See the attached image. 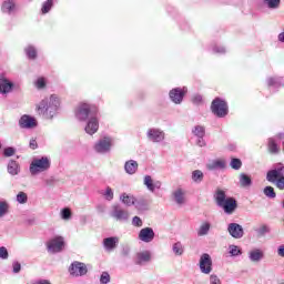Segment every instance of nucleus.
Masks as SVG:
<instances>
[{"label": "nucleus", "instance_id": "obj_1", "mask_svg": "<svg viewBox=\"0 0 284 284\" xmlns=\"http://www.w3.org/2000/svg\"><path fill=\"white\" fill-rule=\"evenodd\" d=\"M59 105H61L59 97L52 94L49 99L45 98L39 104H37L36 110L38 114L45 116V119H52L57 110H59Z\"/></svg>", "mask_w": 284, "mask_h": 284}, {"label": "nucleus", "instance_id": "obj_2", "mask_svg": "<svg viewBox=\"0 0 284 284\" xmlns=\"http://www.w3.org/2000/svg\"><path fill=\"white\" fill-rule=\"evenodd\" d=\"M214 201L219 207H222L225 214H234V212H236V207H239L236 199L227 197L225 191L221 189L215 191Z\"/></svg>", "mask_w": 284, "mask_h": 284}, {"label": "nucleus", "instance_id": "obj_3", "mask_svg": "<svg viewBox=\"0 0 284 284\" xmlns=\"http://www.w3.org/2000/svg\"><path fill=\"white\" fill-rule=\"evenodd\" d=\"M50 159H48L47 156H42L40 159H33L29 171L32 174V176L37 175V174H41V172H47V170H50Z\"/></svg>", "mask_w": 284, "mask_h": 284}, {"label": "nucleus", "instance_id": "obj_4", "mask_svg": "<svg viewBox=\"0 0 284 284\" xmlns=\"http://www.w3.org/2000/svg\"><path fill=\"white\" fill-rule=\"evenodd\" d=\"M266 181L273 183L277 190H284V166L268 171Z\"/></svg>", "mask_w": 284, "mask_h": 284}, {"label": "nucleus", "instance_id": "obj_5", "mask_svg": "<svg viewBox=\"0 0 284 284\" xmlns=\"http://www.w3.org/2000/svg\"><path fill=\"white\" fill-rule=\"evenodd\" d=\"M211 111L219 119H223L227 116L230 112V106H227V102L221 98H215L211 103Z\"/></svg>", "mask_w": 284, "mask_h": 284}, {"label": "nucleus", "instance_id": "obj_6", "mask_svg": "<svg viewBox=\"0 0 284 284\" xmlns=\"http://www.w3.org/2000/svg\"><path fill=\"white\" fill-rule=\"evenodd\" d=\"M92 112L93 114H97L99 110L95 106H92L88 103H82L77 108L75 116L77 119H79V121H88V116H90Z\"/></svg>", "mask_w": 284, "mask_h": 284}, {"label": "nucleus", "instance_id": "obj_7", "mask_svg": "<svg viewBox=\"0 0 284 284\" xmlns=\"http://www.w3.org/2000/svg\"><path fill=\"white\" fill-rule=\"evenodd\" d=\"M64 245H65V242L61 236H58L47 243L48 251L51 252L52 254H57L58 252H61Z\"/></svg>", "mask_w": 284, "mask_h": 284}, {"label": "nucleus", "instance_id": "obj_8", "mask_svg": "<svg viewBox=\"0 0 284 284\" xmlns=\"http://www.w3.org/2000/svg\"><path fill=\"white\" fill-rule=\"evenodd\" d=\"M71 276H85L88 274V266L81 262H73L69 267Z\"/></svg>", "mask_w": 284, "mask_h": 284}, {"label": "nucleus", "instance_id": "obj_9", "mask_svg": "<svg viewBox=\"0 0 284 284\" xmlns=\"http://www.w3.org/2000/svg\"><path fill=\"white\" fill-rule=\"evenodd\" d=\"M19 125L24 130H32L33 128H37L38 122L34 116L24 114L20 118Z\"/></svg>", "mask_w": 284, "mask_h": 284}, {"label": "nucleus", "instance_id": "obj_10", "mask_svg": "<svg viewBox=\"0 0 284 284\" xmlns=\"http://www.w3.org/2000/svg\"><path fill=\"white\" fill-rule=\"evenodd\" d=\"M112 148V139L111 138H103L100 140L95 145L94 150L99 154H105V152H110V149Z\"/></svg>", "mask_w": 284, "mask_h": 284}, {"label": "nucleus", "instance_id": "obj_11", "mask_svg": "<svg viewBox=\"0 0 284 284\" xmlns=\"http://www.w3.org/2000/svg\"><path fill=\"white\" fill-rule=\"evenodd\" d=\"M200 270L202 274H210L212 272V257L210 254L204 253L200 257Z\"/></svg>", "mask_w": 284, "mask_h": 284}, {"label": "nucleus", "instance_id": "obj_12", "mask_svg": "<svg viewBox=\"0 0 284 284\" xmlns=\"http://www.w3.org/2000/svg\"><path fill=\"white\" fill-rule=\"evenodd\" d=\"M227 232L233 239H243L245 232L243 231V226L239 223H230L227 226Z\"/></svg>", "mask_w": 284, "mask_h": 284}, {"label": "nucleus", "instance_id": "obj_13", "mask_svg": "<svg viewBox=\"0 0 284 284\" xmlns=\"http://www.w3.org/2000/svg\"><path fill=\"white\" fill-rule=\"evenodd\" d=\"M148 139L153 141V143H161L165 139V133L159 129H149Z\"/></svg>", "mask_w": 284, "mask_h": 284}, {"label": "nucleus", "instance_id": "obj_14", "mask_svg": "<svg viewBox=\"0 0 284 284\" xmlns=\"http://www.w3.org/2000/svg\"><path fill=\"white\" fill-rule=\"evenodd\" d=\"M140 241L143 243H152L154 241V230L152 227H144L139 233Z\"/></svg>", "mask_w": 284, "mask_h": 284}, {"label": "nucleus", "instance_id": "obj_15", "mask_svg": "<svg viewBox=\"0 0 284 284\" xmlns=\"http://www.w3.org/2000/svg\"><path fill=\"white\" fill-rule=\"evenodd\" d=\"M169 95L173 103L179 104L183 101V97H185V91H183V89L181 88H175L170 91Z\"/></svg>", "mask_w": 284, "mask_h": 284}, {"label": "nucleus", "instance_id": "obj_16", "mask_svg": "<svg viewBox=\"0 0 284 284\" xmlns=\"http://www.w3.org/2000/svg\"><path fill=\"white\" fill-rule=\"evenodd\" d=\"M150 261H152L150 251L139 252L135 255V265H143V263H150Z\"/></svg>", "mask_w": 284, "mask_h": 284}, {"label": "nucleus", "instance_id": "obj_17", "mask_svg": "<svg viewBox=\"0 0 284 284\" xmlns=\"http://www.w3.org/2000/svg\"><path fill=\"white\" fill-rule=\"evenodd\" d=\"M87 134H97L99 132V120L97 118H91L85 126Z\"/></svg>", "mask_w": 284, "mask_h": 284}, {"label": "nucleus", "instance_id": "obj_18", "mask_svg": "<svg viewBox=\"0 0 284 284\" xmlns=\"http://www.w3.org/2000/svg\"><path fill=\"white\" fill-rule=\"evenodd\" d=\"M111 216H113V219H115L116 221H128V212L119 206H113V212L111 214Z\"/></svg>", "mask_w": 284, "mask_h": 284}, {"label": "nucleus", "instance_id": "obj_19", "mask_svg": "<svg viewBox=\"0 0 284 284\" xmlns=\"http://www.w3.org/2000/svg\"><path fill=\"white\" fill-rule=\"evenodd\" d=\"M14 84L12 82H9L8 79L4 77L0 78V93L1 94H8V92H12V88Z\"/></svg>", "mask_w": 284, "mask_h": 284}, {"label": "nucleus", "instance_id": "obj_20", "mask_svg": "<svg viewBox=\"0 0 284 284\" xmlns=\"http://www.w3.org/2000/svg\"><path fill=\"white\" fill-rule=\"evenodd\" d=\"M119 243V237H106L103 240V245L105 250L112 251L116 248Z\"/></svg>", "mask_w": 284, "mask_h": 284}, {"label": "nucleus", "instance_id": "obj_21", "mask_svg": "<svg viewBox=\"0 0 284 284\" xmlns=\"http://www.w3.org/2000/svg\"><path fill=\"white\" fill-rule=\"evenodd\" d=\"M124 170L126 174H135L136 171L139 170V163H136V161L131 160L125 163Z\"/></svg>", "mask_w": 284, "mask_h": 284}, {"label": "nucleus", "instance_id": "obj_22", "mask_svg": "<svg viewBox=\"0 0 284 284\" xmlns=\"http://www.w3.org/2000/svg\"><path fill=\"white\" fill-rule=\"evenodd\" d=\"M144 185H146L148 190H150V192H154V190H156V187H161V183H155L152 180V176L150 175H145L144 176Z\"/></svg>", "mask_w": 284, "mask_h": 284}, {"label": "nucleus", "instance_id": "obj_23", "mask_svg": "<svg viewBox=\"0 0 284 284\" xmlns=\"http://www.w3.org/2000/svg\"><path fill=\"white\" fill-rule=\"evenodd\" d=\"M240 185L241 187H250V185H252V178L245 173H241Z\"/></svg>", "mask_w": 284, "mask_h": 284}, {"label": "nucleus", "instance_id": "obj_24", "mask_svg": "<svg viewBox=\"0 0 284 284\" xmlns=\"http://www.w3.org/2000/svg\"><path fill=\"white\" fill-rule=\"evenodd\" d=\"M8 172L12 176H17V174H19V163H17L14 160H11L8 164Z\"/></svg>", "mask_w": 284, "mask_h": 284}, {"label": "nucleus", "instance_id": "obj_25", "mask_svg": "<svg viewBox=\"0 0 284 284\" xmlns=\"http://www.w3.org/2000/svg\"><path fill=\"white\" fill-rule=\"evenodd\" d=\"M17 4H16L14 0H8L2 3L1 10H2V12L10 13V12H12V10H14Z\"/></svg>", "mask_w": 284, "mask_h": 284}, {"label": "nucleus", "instance_id": "obj_26", "mask_svg": "<svg viewBox=\"0 0 284 284\" xmlns=\"http://www.w3.org/2000/svg\"><path fill=\"white\" fill-rule=\"evenodd\" d=\"M268 152H271V154H278V152H281V149L274 139L268 140Z\"/></svg>", "mask_w": 284, "mask_h": 284}, {"label": "nucleus", "instance_id": "obj_27", "mask_svg": "<svg viewBox=\"0 0 284 284\" xmlns=\"http://www.w3.org/2000/svg\"><path fill=\"white\" fill-rule=\"evenodd\" d=\"M263 3L271 10H276V8L281 7V0H263Z\"/></svg>", "mask_w": 284, "mask_h": 284}, {"label": "nucleus", "instance_id": "obj_28", "mask_svg": "<svg viewBox=\"0 0 284 284\" xmlns=\"http://www.w3.org/2000/svg\"><path fill=\"white\" fill-rule=\"evenodd\" d=\"M203 171L201 170H195L192 172V181H194V183H201L203 181Z\"/></svg>", "mask_w": 284, "mask_h": 284}, {"label": "nucleus", "instance_id": "obj_29", "mask_svg": "<svg viewBox=\"0 0 284 284\" xmlns=\"http://www.w3.org/2000/svg\"><path fill=\"white\" fill-rule=\"evenodd\" d=\"M122 202L124 203V205H134V202L136 201V199H134V196L132 195H128L125 193L122 194L121 196Z\"/></svg>", "mask_w": 284, "mask_h": 284}, {"label": "nucleus", "instance_id": "obj_30", "mask_svg": "<svg viewBox=\"0 0 284 284\" xmlns=\"http://www.w3.org/2000/svg\"><path fill=\"white\" fill-rule=\"evenodd\" d=\"M193 134L199 139H203V136H205V126L196 125L193 129Z\"/></svg>", "mask_w": 284, "mask_h": 284}, {"label": "nucleus", "instance_id": "obj_31", "mask_svg": "<svg viewBox=\"0 0 284 284\" xmlns=\"http://www.w3.org/2000/svg\"><path fill=\"white\" fill-rule=\"evenodd\" d=\"M216 168H225V162L223 160H215L207 164L209 170H216Z\"/></svg>", "mask_w": 284, "mask_h": 284}, {"label": "nucleus", "instance_id": "obj_32", "mask_svg": "<svg viewBox=\"0 0 284 284\" xmlns=\"http://www.w3.org/2000/svg\"><path fill=\"white\" fill-rule=\"evenodd\" d=\"M207 232H210V223L204 222L200 226L197 234H199V236H205L207 234Z\"/></svg>", "mask_w": 284, "mask_h": 284}, {"label": "nucleus", "instance_id": "obj_33", "mask_svg": "<svg viewBox=\"0 0 284 284\" xmlns=\"http://www.w3.org/2000/svg\"><path fill=\"white\" fill-rule=\"evenodd\" d=\"M52 6H53L52 0H47L45 2H43L42 9H41L42 14H48V12L52 10Z\"/></svg>", "mask_w": 284, "mask_h": 284}, {"label": "nucleus", "instance_id": "obj_34", "mask_svg": "<svg viewBox=\"0 0 284 284\" xmlns=\"http://www.w3.org/2000/svg\"><path fill=\"white\" fill-rule=\"evenodd\" d=\"M250 258L251 261H261V258H263V253L261 252V250H255V251H252L250 253Z\"/></svg>", "mask_w": 284, "mask_h": 284}, {"label": "nucleus", "instance_id": "obj_35", "mask_svg": "<svg viewBox=\"0 0 284 284\" xmlns=\"http://www.w3.org/2000/svg\"><path fill=\"white\" fill-rule=\"evenodd\" d=\"M26 54H27L28 59L34 60V59H37V49L34 47L30 45L26 49Z\"/></svg>", "mask_w": 284, "mask_h": 284}, {"label": "nucleus", "instance_id": "obj_36", "mask_svg": "<svg viewBox=\"0 0 284 284\" xmlns=\"http://www.w3.org/2000/svg\"><path fill=\"white\" fill-rule=\"evenodd\" d=\"M263 192L267 199H276V191L272 186H265Z\"/></svg>", "mask_w": 284, "mask_h": 284}, {"label": "nucleus", "instance_id": "obj_37", "mask_svg": "<svg viewBox=\"0 0 284 284\" xmlns=\"http://www.w3.org/2000/svg\"><path fill=\"white\" fill-rule=\"evenodd\" d=\"M174 199L179 205H183V203H185V197L183 196V191L181 190L175 191Z\"/></svg>", "mask_w": 284, "mask_h": 284}, {"label": "nucleus", "instance_id": "obj_38", "mask_svg": "<svg viewBox=\"0 0 284 284\" xmlns=\"http://www.w3.org/2000/svg\"><path fill=\"white\" fill-rule=\"evenodd\" d=\"M17 201L21 205H26V203H28V194H26L23 191H20L17 195Z\"/></svg>", "mask_w": 284, "mask_h": 284}, {"label": "nucleus", "instance_id": "obj_39", "mask_svg": "<svg viewBox=\"0 0 284 284\" xmlns=\"http://www.w3.org/2000/svg\"><path fill=\"white\" fill-rule=\"evenodd\" d=\"M34 85L38 90H44L47 85L45 78L43 77L38 78L37 81L34 82Z\"/></svg>", "mask_w": 284, "mask_h": 284}, {"label": "nucleus", "instance_id": "obj_40", "mask_svg": "<svg viewBox=\"0 0 284 284\" xmlns=\"http://www.w3.org/2000/svg\"><path fill=\"white\" fill-rule=\"evenodd\" d=\"M61 217L63 219V221H70V219H72V211L68 207L62 209Z\"/></svg>", "mask_w": 284, "mask_h": 284}, {"label": "nucleus", "instance_id": "obj_41", "mask_svg": "<svg viewBox=\"0 0 284 284\" xmlns=\"http://www.w3.org/2000/svg\"><path fill=\"white\" fill-rule=\"evenodd\" d=\"M242 165H243V162H241V159L234 158L231 160V168L233 170H241Z\"/></svg>", "mask_w": 284, "mask_h": 284}, {"label": "nucleus", "instance_id": "obj_42", "mask_svg": "<svg viewBox=\"0 0 284 284\" xmlns=\"http://www.w3.org/2000/svg\"><path fill=\"white\" fill-rule=\"evenodd\" d=\"M173 252L176 256H181V254H183V244H181V242H176L173 245Z\"/></svg>", "mask_w": 284, "mask_h": 284}, {"label": "nucleus", "instance_id": "obj_43", "mask_svg": "<svg viewBox=\"0 0 284 284\" xmlns=\"http://www.w3.org/2000/svg\"><path fill=\"white\" fill-rule=\"evenodd\" d=\"M9 207L8 202H0V219L4 216V214H8Z\"/></svg>", "mask_w": 284, "mask_h": 284}, {"label": "nucleus", "instance_id": "obj_44", "mask_svg": "<svg viewBox=\"0 0 284 284\" xmlns=\"http://www.w3.org/2000/svg\"><path fill=\"white\" fill-rule=\"evenodd\" d=\"M110 280H111V277H110L109 272H103L100 276V283L101 284H108V283H110Z\"/></svg>", "mask_w": 284, "mask_h": 284}, {"label": "nucleus", "instance_id": "obj_45", "mask_svg": "<svg viewBox=\"0 0 284 284\" xmlns=\"http://www.w3.org/2000/svg\"><path fill=\"white\" fill-rule=\"evenodd\" d=\"M230 254H231V256H239V254H241V251H240L239 246L231 245L230 246Z\"/></svg>", "mask_w": 284, "mask_h": 284}, {"label": "nucleus", "instance_id": "obj_46", "mask_svg": "<svg viewBox=\"0 0 284 284\" xmlns=\"http://www.w3.org/2000/svg\"><path fill=\"white\" fill-rule=\"evenodd\" d=\"M132 224H133L135 227H143V221H142L141 217H139V216H134V217H133Z\"/></svg>", "mask_w": 284, "mask_h": 284}, {"label": "nucleus", "instance_id": "obj_47", "mask_svg": "<svg viewBox=\"0 0 284 284\" xmlns=\"http://www.w3.org/2000/svg\"><path fill=\"white\" fill-rule=\"evenodd\" d=\"M16 152L14 148L9 146L4 149L3 154L4 156H14Z\"/></svg>", "mask_w": 284, "mask_h": 284}, {"label": "nucleus", "instance_id": "obj_48", "mask_svg": "<svg viewBox=\"0 0 284 284\" xmlns=\"http://www.w3.org/2000/svg\"><path fill=\"white\" fill-rule=\"evenodd\" d=\"M8 248H6V246H1L0 247V258H3V260H6V258H8Z\"/></svg>", "mask_w": 284, "mask_h": 284}, {"label": "nucleus", "instance_id": "obj_49", "mask_svg": "<svg viewBox=\"0 0 284 284\" xmlns=\"http://www.w3.org/2000/svg\"><path fill=\"white\" fill-rule=\"evenodd\" d=\"M105 197H106L108 201H112V199H114V192H112L111 187L106 189Z\"/></svg>", "mask_w": 284, "mask_h": 284}, {"label": "nucleus", "instance_id": "obj_50", "mask_svg": "<svg viewBox=\"0 0 284 284\" xmlns=\"http://www.w3.org/2000/svg\"><path fill=\"white\" fill-rule=\"evenodd\" d=\"M210 284H221V278H219V276H216V275H211Z\"/></svg>", "mask_w": 284, "mask_h": 284}, {"label": "nucleus", "instance_id": "obj_51", "mask_svg": "<svg viewBox=\"0 0 284 284\" xmlns=\"http://www.w3.org/2000/svg\"><path fill=\"white\" fill-rule=\"evenodd\" d=\"M267 232H270V227H267V225H262L258 230V234H261V236H263V234H267Z\"/></svg>", "mask_w": 284, "mask_h": 284}, {"label": "nucleus", "instance_id": "obj_52", "mask_svg": "<svg viewBox=\"0 0 284 284\" xmlns=\"http://www.w3.org/2000/svg\"><path fill=\"white\" fill-rule=\"evenodd\" d=\"M13 272L14 274H19L21 272V264L19 262L13 264Z\"/></svg>", "mask_w": 284, "mask_h": 284}, {"label": "nucleus", "instance_id": "obj_53", "mask_svg": "<svg viewBox=\"0 0 284 284\" xmlns=\"http://www.w3.org/2000/svg\"><path fill=\"white\" fill-rule=\"evenodd\" d=\"M29 148H31V150H37V148H39L37 140L32 139L29 143Z\"/></svg>", "mask_w": 284, "mask_h": 284}, {"label": "nucleus", "instance_id": "obj_54", "mask_svg": "<svg viewBox=\"0 0 284 284\" xmlns=\"http://www.w3.org/2000/svg\"><path fill=\"white\" fill-rule=\"evenodd\" d=\"M202 102H203V97H201V95H195V97L193 98V103L199 104V103H202Z\"/></svg>", "mask_w": 284, "mask_h": 284}, {"label": "nucleus", "instance_id": "obj_55", "mask_svg": "<svg viewBox=\"0 0 284 284\" xmlns=\"http://www.w3.org/2000/svg\"><path fill=\"white\" fill-rule=\"evenodd\" d=\"M277 254L284 258V244L278 247Z\"/></svg>", "mask_w": 284, "mask_h": 284}, {"label": "nucleus", "instance_id": "obj_56", "mask_svg": "<svg viewBox=\"0 0 284 284\" xmlns=\"http://www.w3.org/2000/svg\"><path fill=\"white\" fill-rule=\"evenodd\" d=\"M197 145H199L200 148H205V140H203V138H199V140H197Z\"/></svg>", "mask_w": 284, "mask_h": 284}, {"label": "nucleus", "instance_id": "obj_57", "mask_svg": "<svg viewBox=\"0 0 284 284\" xmlns=\"http://www.w3.org/2000/svg\"><path fill=\"white\" fill-rule=\"evenodd\" d=\"M36 284H52V283H50V281L48 280H40Z\"/></svg>", "mask_w": 284, "mask_h": 284}, {"label": "nucleus", "instance_id": "obj_58", "mask_svg": "<svg viewBox=\"0 0 284 284\" xmlns=\"http://www.w3.org/2000/svg\"><path fill=\"white\" fill-rule=\"evenodd\" d=\"M278 41H281L282 43H284V32L278 34Z\"/></svg>", "mask_w": 284, "mask_h": 284}, {"label": "nucleus", "instance_id": "obj_59", "mask_svg": "<svg viewBox=\"0 0 284 284\" xmlns=\"http://www.w3.org/2000/svg\"><path fill=\"white\" fill-rule=\"evenodd\" d=\"M268 85H272V80H270Z\"/></svg>", "mask_w": 284, "mask_h": 284}, {"label": "nucleus", "instance_id": "obj_60", "mask_svg": "<svg viewBox=\"0 0 284 284\" xmlns=\"http://www.w3.org/2000/svg\"><path fill=\"white\" fill-rule=\"evenodd\" d=\"M280 284H284V283H280Z\"/></svg>", "mask_w": 284, "mask_h": 284}]
</instances>
